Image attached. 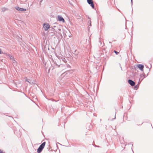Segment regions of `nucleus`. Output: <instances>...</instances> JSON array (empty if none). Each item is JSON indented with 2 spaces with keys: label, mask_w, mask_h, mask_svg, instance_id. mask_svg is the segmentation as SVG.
<instances>
[{
  "label": "nucleus",
  "mask_w": 153,
  "mask_h": 153,
  "mask_svg": "<svg viewBox=\"0 0 153 153\" xmlns=\"http://www.w3.org/2000/svg\"><path fill=\"white\" fill-rule=\"evenodd\" d=\"M8 56L10 59L13 61V63H14L16 62V61L14 59L13 57V56L10 55H9Z\"/></svg>",
  "instance_id": "8"
},
{
  "label": "nucleus",
  "mask_w": 153,
  "mask_h": 153,
  "mask_svg": "<svg viewBox=\"0 0 153 153\" xmlns=\"http://www.w3.org/2000/svg\"><path fill=\"white\" fill-rule=\"evenodd\" d=\"M45 144L46 143L45 142L41 145L37 149V152L38 153H40L42 152L45 145Z\"/></svg>",
  "instance_id": "1"
},
{
  "label": "nucleus",
  "mask_w": 153,
  "mask_h": 153,
  "mask_svg": "<svg viewBox=\"0 0 153 153\" xmlns=\"http://www.w3.org/2000/svg\"><path fill=\"white\" fill-rule=\"evenodd\" d=\"M114 52L116 54H118V53H119V52H117L115 51H114Z\"/></svg>",
  "instance_id": "9"
},
{
  "label": "nucleus",
  "mask_w": 153,
  "mask_h": 153,
  "mask_svg": "<svg viewBox=\"0 0 153 153\" xmlns=\"http://www.w3.org/2000/svg\"><path fill=\"white\" fill-rule=\"evenodd\" d=\"M43 27L45 30H47L50 27L48 23H46L44 24Z\"/></svg>",
  "instance_id": "4"
},
{
  "label": "nucleus",
  "mask_w": 153,
  "mask_h": 153,
  "mask_svg": "<svg viewBox=\"0 0 153 153\" xmlns=\"http://www.w3.org/2000/svg\"><path fill=\"white\" fill-rule=\"evenodd\" d=\"M88 3L93 8H94V6L92 0H87Z\"/></svg>",
  "instance_id": "3"
},
{
  "label": "nucleus",
  "mask_w": 153,
  "mask_h": 153,
  "mask_svg": "<svg viewBox=\"0 0 153 153\" xmlns=\"http://www.w3.org/2000/svg\"><path fill=\"white\" fill-rule=\"evenodd\" d=\"M58 20L59 21H62L63 22H65V20L61 16L59 15L58 16Z\"/></svg>",
  "instance_id": "6"
},
{
  "label": "nucleus",
  "mask_w": 153,
  "mask_h": 153,
  "mask_svg": "<svg viewBox=\"0 0 153 153\" xmlns=\"http://www.w3.org/2000/svg\"><path fill=\"white\" fill-rule=\"evenodd\" d=\"M136 67L141 71H143V68H144L143 65L140 64H137L136 65Z\"/></svg>",
  "instance_id": "2"
},
{
  "label": "nucleus",
  "mask_w": 153,
  "mask_h": 153,
  "mask_svg": "<svg viewBox=\"0 0 153 153\" xmlns=\"http://www.w3.org/2000/svg\"><path fill=\"white\" fill-rule=\"evenodd\" d=\"M1 49H0V54L1 53Z\"/></svg>",
  "instance_id": "11"
},
{
  "label": "nucleus",
  "mask_w": 153,
  "mask_h": 153,
  "mask_svg": "<svg viewBox=\"0 0 153 153\" xmlns=\"http://www.w3.org/2000/svg\"><path fill=\"white\" fill-rule=\"evenodd\" d=\"M128 82L132 86L134 85L135 84V82L131 80H128Z\"/></svg>",
  "instance_id": "7"
},
{
  "label": "nucleus",
  "mask_w": 153,
  "mask_h": 153,
  "mask_svg": "<svg viewBox=\"0 0 153 153\" xmlns=\"http://www.w3.org/2000/svg\"><path fill=\"white\" fill-rule=\"evenodd\" d=\"M0 153H4V152L2 150L0 149Z\"/></svg>",
  "instance_id": "10"
},
{
  "label": "nucleus",
  "mask_w": 153,
  "mask_h": 153,
  "mask_svg": "<svg viewBox=\"0 0 153 153\" xmlns=\"http://www.w3.org/2000/svg\"><path fill=\"white\" fill-rule=\"evenodd\" d=\"M16 9L17 10L20 11H26V9H24L23 8H20L18 7H15Z\"/></svg>",
  "instance_id": "5"
}]
</instances>
